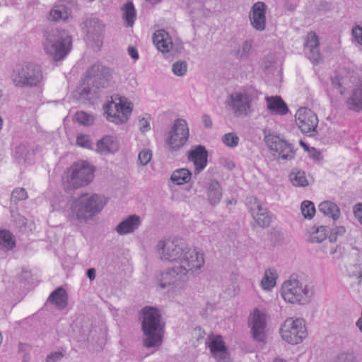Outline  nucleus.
Listing matches in <instances>:
<instances>
[{"mask_svg": "<svg viewBox=\"0 0 362 362\" xmlns=\"http://www.w3.org/2000/svg\"><path fill=\"white\" fill-rule=\"evenodd\" d=\"M95 169L89 163L80 160L73 163L64 173L62 182L67 189H78L89 185L94 178Z\"/></svg>", "mask_w": 362, "mask_h": 362, "instance_id": "nucleus-7", "label": "nucleus"}, {"mask_svg": "<svg viewBox=\"0 0 362 362\" xmlns=\"http://www.w3.org/2000/svg\"><path fill=\"white\" fill-rule=\"evenodd\" d=\"M247 206L256 223L262 228L267 227L272 222V215L264 204L254 197L247 198Z\"/></svg>", "mask_w": 362, "mask_h": 362, "instance_id": "nucleus-15", "label": "nucleus"}, {"mask_svg": "<svg viewBox=\"0 0 362 362\" xmlns=\"http://www.w3.org/2000/svg\"><path fill=\"white\" fill-rule=\"evenodd\" d=\"M352 36L354 41L362 46V26L356 25L352 28Z\"/></svg>", "mask_w": 362, "mask_h": 362, "instance_id": "nucleus-51", "label": "nucleus"}, {"mask_svg": "<svg viewBox=\"0 0 362 362\" xmlns=\"http://www.w3.org/2000/svg\"><path fill=\"white\" fill-rule=\"evenodd\" d=\"M304 52L313 64H317L321 61L322 55L320 51V42L315 33L310 32L307 34L304 45Z\"/></svg>", "mask_w": 362, "mask_h": 362, "instance_id": "nucleus-19", "label": "nucleus"}, {"mask_svg": "<svg viewBox=\"0 0 362 362\" xmlns=\"http://www.w3.org/2000/svg\"><path fill=\"white\" fill-rule=\"evenodd\" d=\"M16 246L15 236L9 230H0V250L8 252Z\"/></svg>", "mask_w": 362, "mask_h": 362, "instance_id": "nucleus-29", "label": "nucleus"}, {"mask_svg": "<svg viewBox=\"0 0 362 362\" xmlns=\"http://www.w3.org/2000/svg\"><path fill=\"white\" fill-rule=\"evenodd\" d=\"M71 18V10L64 4H56L50 10L48 19L52 21H66Z\"/></svg>", "mask_w": 362, "mask_h": 362, "instance_id": "nucleus-26", "label": "nucleus"}, {"mask_svg": "<svg viewBox=\"0 0 362 362\" xmlns=\"http://www.w3.org/2000/svg\"><path fill=\"white\" fill-rule=\"evenodd\" d=\"M93 23L97 24V29L98 31L101 30L103 28V25L100 23L98 21H93Z\"/></svg>", "mask_w": 362, "mask_h": 362, "instance_id": "nucleus-62", "label": "nucleus"}, {"mask_svg": "<svg viewBox=\"0 0 362 362\" xmlns=\"http://www.w3.org/2000/svg\"><path fill=\"white\" fill-rule=\"evenodd\" d=\"M267 6L262 1L255 3L249 13L251 25L257 31H263L266 28V13Z\"/></svg>", "mask_w": 362, "mask_h": 362, "instance_id": "nucleus-18", "label": "nucleus"}, {"mask_svg": "<svg viewBox=\"0 0 362 362\" xmlns=\"http://www.w3.org/2000/svg\"><path fill=\"white\" fill-rule=\"evenodd\" d=\"M346 229L343 226L337 227L335 229H334V233L337 235H342L345 233Z\"/></svg>", "mask_w": 362, "mask_h": 362, "instance_id": "nucleus-59", "label": "nucleus"}, {"mask_svg": "<svg viewBox=\"0 0 362 362\" xmlns=\"http://www.w3.org/2000/svg\"><path fill=\"white\" fill-rule=\"evenodd\" d=\"M189 128L187 121L183 119H176L167 138V144L172 151H177L187 142L189 137Z\"/></svg>", "mask_w": 362, "mask_h": 362, "instance_id": "nucleus-13", "label": "nucleus"}, {"mask_svg": "<svg viewBox=\"0 0 362 362\" xmlns=\"http://www.w3.org/2000/svg\"><path fill=\"white\" fill-rule=\"evenodd\" d=\"M76 144L78 146L86 148H91L92 142L88 135L79 134L76 138Z\"/></svg>", "mask_w": 362, "mask_h": 362, "instance_id": "nucleus-48", "label": "nucleus"}, {"mask_svg": "<svg viewBox=\"0 0 362 362\" xmlns=\"http://www.w3.org/2000/svg\"><path fill=\"white\" fill-rule=\"evenodd\" d=\"M346 78H340L339 77L336 76L332 79V85L334 86L335 88L339 89L340 93L343 95L344 94L345 92V85L346 84Z\"/></svg>", "mask_w": 362, "mask_h": 362, "instance_id": "nucleus-50", "label": "nucleus"}, {"mask_svg": "<svg viewBox=\"0 0 362 362\" xmlns=\"http://www.w3.org/2000/svg\"><path fill=\"white\" fill-rule=\"evenodd\" d=\"M120 146L119 140L116 135H105L97 142L96 151L102 155L117 152Z\"/></svg>", "mask_w": 362, "mask_h": 362, "instance_id": "nucleus-23", "label": "nucleus"}, {"mask_svg": "<svg viewBox=\"0 0 362 362\" xmlns=\"http://www.w3.org/2000/svg\"><path fill=\"white\" fill-rule=\"evenodd\" d=\"M255 98L253 91L243 89L232 93L226 103L235 116L245 117L252 112V103Z\"/></svg>", "mask_w": 362, "mask_h": 362, "instance_id": "nucleus-11", "label": "nucleus"}, {"mask_svg": "<svg viewBox=\"0 0 362 362\" xmlns=\"http://www.w3.org/2000/svg\"><path fill=\"white\" fill-rule=\"evenodd\" d=\"M107 203V198L102 194H83L71 202L69 215L79 222H87L100 213Z\"/></svg>", "mask_w": 362, "mask_h": 362, "instance_id": "nucleus-2", "label": "nucleus"}, {"mask_svg": "<svg viewBox=\"0 0 362 362\" xmlns=\"http://www.w3.org/2000/svg\"><path fill=\"white\" fill-rule=\"evenodd\" d=\"M150 122H151V117L149 115H146L144 117L139 118L138 126H139V130L142 133L148 132L151 129Z\"/></svg>", "mask_w": 362, "mask_h": 362, "instance_id": "nucleus-47", "label": "nucleus"}, {"mask_svg": "<svg viewBox=\"0 0 362 362\" xmlns=\"http://www.w3.org/2000/svg\"><path fill=\"white\" fill-rule=\"evenodd\" d=\"M273 362H286V361L282 358H276Z\"/></svg>", "mask_w": 362, "mask_h": 362, "instance_id": "nucleus-64", "label": "nucleus"}, {"mask_svg": "<svg viewBox=\"0 0 362 362\" xmlns=\"http://www.w3.org/2000/svg\"><path fill=\"white\" fill-rule=\"evenodd\" d=\"M156 251L161 260L175 264L158 276L160 287L165 289L170 297L181 296L187 288L189 276L199 273L204 267V253L170 239L158 241Z\"/></svg>", "mask_w": 362, "mask_h": 362, "instance_id": "nucleus-1", "label": "nucleus"}, {"mask_svg": "<svg viewBox=\"0 0 362 362\" xmlns=\"http://www.w3.org/2000/svg\"><path fill=\"white\" fill-rule=\"evenodd\" d=\"M192 179V173L187 168H180L174 170L170 176L172 182L177 185L188 183Z\"/></svg>", "mask_w": 362, "mask_h": 362, "instance_id": "nucleus-32", "label": "nucleus"}, {"mask_svg": "<svg viewBox=\"0 0 362 362\" xmlns=\"http://www.w3.org/2000/svg\"><path fill=\"white\" fill-rule=\"evenodd\" d=\"M354 214L356 218L362 225V204L359 203L354 206Z\"/></svg>", "mask_w": 362, "mask_h": 362, "instance_id": "nucleus-53", "label": "nucleus"}, {"mask_svg": "<svg viewBox=\"0 0 362 362\" xmlns=\"http://www.w3.org/2000/svg\"><path fill=\"white\" fill-rule=\"evenodd\" d=\"M188 7L192 18L194 20L201 19L202 17L205 16L206 13L201 0H190Z\"/></svg>", "mask_w": 362, "mask_h": 362, "instance_id": "nucleus-34", "label": "nucleus"}, {"mask_svg": "<svg viewBox=\"0 0 362 362\" xmlns=\"http://www.w3.org/2000/svg\"><path fill=\"white\" fill-rule=\"evenodd\" d=\"M359 270L357 272L350 273L351 276H357L358 279L362 280V264L358 265Z\"/></svg>", "mask_w": 362, "mask_h": 362, "instance_id": "nucleus-58", "label": "nucleus"}, {"mask_svg": "<svg viewBox=\"0 0 362 362\" xmlns=\"http://www.w3.org/2000/svg\"><path fill=\"white\" fill-rule=\"evenodd\" d=\"M141 222V218L139 216L136 214L129 215L119 222L115 228V231L119 235L133 233L139 229Z\"/></svg>", "mask_w": 362, "mask_h": 362, "instance_id": "nucleus-22", "label": "nucleus"}, {"mask_svg": "<svg viewBox=\"0 0 362 362\" xmlns=\"http://www.w3.org/2000/svg\"><path fill=\"white\" fill-rule=\"evenodd\" d=\"M300 210L304 218L308 219H311L315 214L314 204L308 200H305L302 202Z\"/></svg>", "mask_w": 362, "mask_h": 362, "instance_id": "nucleus-39", "label": "nucleus"}, {"mask_svg": "<svg viewBox=\"0 0 362 362\" xmlns=\"http://www.w3.org/2000/svg\"><path fill=\"white\" fill-rule=\"evenodd\" d=\"M91 329V323L88 320H84L83 321V325L78 328V332L79 334V341H83L86 340L90 333Z\"/></svg>", "mask_w": 362, "mask_h": 362, "instance_id": "nucleus-41", "label": "nucleus"}, {"mask_svg": "<svg viewBox=\"0 0 362 362\" xmlns=\"http://www.w3.org/2000/svg\"><path fill=\"white\" fill-rule=\"evenodd\" d=\"M337 239V235L333 233L329 238V241L327 243H332V244H336Z\"/></svg>", "mask_w": 362, "mask_h": 362, "instance_id": "nucleus-61", "label": "nucleus"}, {"mask_svg": "<svg viewBox=\"0 0 362 362\" xmlns=\"http://www.w3.org/2000/svg\"><path fill=\"white\" fill-rule=\"evenodd\" d=\"M252 42L251 40H245L240 45L238 55L240 59L247 58L252 50Z\"/></svg>", "mask_w": 362, "mask_h": 362, "instance_id": "nucleus-42", "label": "nucleus"}, {"mask_svg": "<svg viewBox=\"0 0 362 362\" xmlns=\"http://www.w3.org/2000/svg\"><path fill=\"white\" fill-rule=\"evenodd\" d=\"M314 293V288L311 284L294 277H290L284 281L280 289L281 296L286 303L297 305L308 303Z\"/></svg>", "mask_w": 362, "mask_h": 362, "instance_id": "nucleus-6", "label": "nucleus"}, {"mask_svg": "<svg viewBox=\"0 0 362 362\" xmlns=\"http://www.w3.org/2000/svg\"><path fill=\"white\" fill-rule=\"evenodd\" d=\"M202 122L204 123V125L206 127H211L212 126V121H211V117L207 115H204L202 116Z\"/></svg>", "mask_w": 362, "mask_h": 362, "instance_id": "nucleus-56", "label": "nucleus"}, {"mask_svg": "<svg viewBox=\"0 0 362 362\" xmlns=\"http://www.w3.org/2000/svg\"><path fill=\"white\" fill-rule=\"evenodd\" d=\"M346 104L351 110L362 111V82L352 89L350 95L346 98Z\"/></svg>", "mask_w": 362, "mask_h": 362, "instance_id": "nucleus-25", "label": "nucleus"}, {"mask_svg": "<svg viewBox=\"0 0 362 362\" xmlns=\"http://www.w3.org/2000/svg\"><path fill=\"white\" fill-rule=\"evenodd\" d=\"M319 211L325 215L332 218L334 220L339 218L340 210L338 206L330 201H324L318 206Z\"/></svg>", "mask_w": 362, "mask_h": 362, "instance_id": "nucleus-31", "label": "nucleus"}, {"mask_svg": "<svg viewBox=\"0 0 362 362\" xmlns=\"http://www.w3.org/2000/svg\"><path fill=\"white\" fill-rule=\"evenodd\" d=\"M310 241L312 243H321L327 237V230L325 226H314L309 230Z\"/></svg>", "mask_w": 362, "mask_h": 362, "instance_id": "nucleus-33", "label": "nucleus"}, {"mask_svg": "<svg viewBox=\"0 0 362 362\" xmlns=\"http://www.w3.org/2000/svg\"><path fill=\"white\" fill-rule=\"evenodd\" d=\"M269 315L267 310L262 307L254 308L248 317V326L253 339L264 342L268 336Z\"/></svg>", "mask_w": 362, "mask_h": 362, "instance_id": "nucleus-12", "label": "nucleus"}, {"mask_svg": "<svg viewBox=\"0 0 362 362\" xmlns=\"http://www.w3.org/2000/svg\"><path fill=\"white\" fill-rule=\"evenodd\" d=\"M295 121L296 125L303 134L311 136L317 132L318 117L310 109L299 108L296 112Z\"/></svg>", "mask_w": 362, "mask_h": 362, "instance_id": "nucleus-14", "label": "nucleus"}, {"mask_svg": "<svg viewBox=\"0 0 362 362\" xmlns=\"http://www.w3.org/2000/svg\"><path fill=\"white\" fill-rule=\"evenodd\" d=\"M122 18L127 26L132 27L136 19V11L132 2H127L122 8Z\"/></svg>", "mask_w": 362, "mask_h": 362, "instance_id": "nucleus-36", "label": "nucleus"}, {"mask_svg": "<svg viewBox=\"0 0 362 362\" xmlns=\"http://www.w3.org/2000/svg\"><path fill=\"white\" fill-rule=\"evenodd\" d=\"M207 197L212 205L218 204L222 198V188L220 183L216 180L209 182L207 189Z\"/></svg>", "mask_w": 362, "mask_h": 362, "instance_id": "nucleus-28", "label": "nucleus"}, {"mask_svg": "<svg viewBox=\"0 0 362 362\" xmlns=\"http://www.w3.org/2000/svg\"><path fill=\"white\" fill-rule=\"evenodd\" d=\"M267 110L272 114L285 115L288 107L280 96H267L265 98Z\"/></svg>", "mask_w": 362, "mask_h": 362, "instance_id": "nucleus-24", "label": "nucleus"}, {"mask_svg": "<svg viewBox=\"0 0 362 362\" xmlns=\"http://www.w3.org/2000/svg\"><path fill=\"white\" fill-rule=\"evenodd\" d=\"M11 80L18 87H35L42 85L44 76L40 66L25 62L17 64L13 69Z\"/></svg>", "mask_w": 362, "mask_h": 362, "instance_id": "nucleus-9", "label": "nucleus"}, {"mask_svg": "<svg viewBox=\"0 0 362 362\" xmlns=\"http://www.w3.org/2000/svg\"><path fill=\"white\" fill-rule=\"evenodd\" d=\"M286 8L289 11H293L295 9V6L293 4H289L288 6H286Z\"/></svg>", "mask_w": 362, "mask_h": 362, "instance_id": "nucleus-63", "label": "nucleus"}, {"mask_svg": "<svg viewBox=\"0 0 362 362\" xmlns=\"http://www.w3.org/2000/svg\"><path fill=\"white\" fill-rule=\"evenodd\" d=\"M44 52L55 62L64 59L71 49V40L64 30L52 29L44 33Z\"/></svg>", "mask_w": 362, "mask_h": 362, "instance_id": "nucleus-4", "label": "nucleus"}, {"mask_svg": "<svg viewBox=\"0 0 362 362\" xmlns=\"http://www.w3.org/2000/svg\"><path fill=\"white\" fill-rule=\"evenodd\" d=\"M208 152L205 147L201 145L195 146L188 154V159L194 165L196 173L202 172L207 165Z\"/></svg>", "mask_w": 362, "mask_h": 362, "instance_id": "nucleus-21", "label": "nucleus"}, {"mask_svg": "<svg viewBox=\"0 0 362 362\" xmlns=\"http://www.w3.org/2000/svg\"><path fill=\"white\" fill-rule=\"evenodd\" d=\"M221 141L227 147L234 148L238 146L240 139L237 134L229 132L222 136Z\"/></svg>", "mask_w": 362, "mask_h": 362, "instance_id": "nucleus-38", "label": "nucleus"}, {"mask_svg": "<svg viewBox=\"0 0 362 362\" xmlns=\"http://www.w3.org/2000/svg\"><path fill=\"white\" fill-rule=\"evenodd\" d=\"M153 42L160 52L168 53L171 50H177L176 43L172 37L164 30H156L153 35Z\"/></svg>", "mask_w": 362, "mask_h": 362, "instance_id": "nucleus-20", "label": "nucleus"}, {"mask_svg": "<svg viewBox=\"0 0 362 362\" xmlns=\"http://www.w3.org/2000/svg\"><path fill=\"white\" fill-rule=\"evenodd\" d=\"M74 119L83 126H90L95 122V117L92 114L78 111L75 114Z\"/></svg>", "mask_w": 362, "mask_h": 362, "instance_id": "nucleus-37", "label": "nucleus"}, {"mask_svg": "<svg viewBox=\"0 0 362 362\" xmlns=\"http://www.w3.org/2000/svg\"><path fill=\"white\" fill-rule=\"evenodd\" d=\"M87 276L90 279V280H94L95 278V270L94 269H88Z\"/></svg>", "mask_w": 362, "mask_h": 362, "instance_id": "nucleus-60", "label": "nucleus"}, {"mask_svg": "<svg viewBox=\"0 0 362 362\" xmlns=\"http://www.w3.org/2000/svg\"><path fill=\"white\" fill-rule=\"evenodd\" d=\"M28 198L27 192L23 188H17L11 194V199L12 202H17L25 200Z\"/></svg>", "mask_w": 362, "mask_h": 362, "instance_id": "nucleus-46", "label": "nucleus"}, {"mask_svg": "<svg viewBox=\"0 0 362 362\" xmlns=\"http://www.w3.org/2000/svg\"><path fill=\"white\" fill-rule=\"evenodd\" d=\"M281 339L291 345L302 343L308 336L307 327L303 319L299 317H288L279 327Z\"/></svg>", "mask_w": 362, "mask_h": 362, "instance_id": "nucleus-10", "label": "nucleus"}, {"mask_svg": "<svg viewBox=\"0 0 362 362\" xmlns=\"http://www.w3.org/2000/svg\"><path fill=\"white\" fill-rule=\"evenodd\" d=\"M208 347L212 356L218 362H232L228 348L220 335H212L208 338Z\"/></svg>", "mask_w": 362, "mask_h": 362, "instance_id": "nucleus-17", "label": "nucleus"}, {"mask_svg": "<svg viewBox=\"0 0 362 362\" xmlns=\"http://www.w3.org/2000/svg\"><path fill=\"white\" fill-rule=\"evenodd\" d=\"M139 162L141 165H146L152 158V152L148 148H143L138 156Z\"/></svg>", "mask_w": 362, "mask_h": 362, "instance_id": "nucleus-44", "label": "nucleus"}, {"mask_svg": "<svg viewBox=\"0 0 362 362\" xmlns=\"http://www.w3.org/2000/svg\"><path fill=\"white\" fill-rule=\"evenodd\" d=\"M278 273L274 268H269L265 270L260 285L264 291H272L276 285Z\"/></svg>", "mask_w": 362, "mask_h": 362, "instance_id": "nucleus-27", "label": "nucleus"}, {"mask_svg": "<svg viewBox=\"0 0 362 362\" xmlns=\"http://www.w3.org/2000/svg\"><path fill=\"white\" fill-rule=\"evenodd\" d=\"M67 294L66 291L59 287L49 297V300L59 309H63L67 305Z\"/></svg>", "mask_w": 362, "mask_h": 362, "instance_id": "nucleus-30", "label": "nucleus"}, {"mask_svg": "<svg viewBox=\"0 0 362 362\" xmlns=\"http://www.w3.org/2000/svg\"><path fill=\"white\" fill-rule=\"evenodd\" d=\"M15 153L18 156L19 158H21V159L24 160L25 161H26L27 154L28 152L27 151V147L25 145L21 144V145L18 146L16 148Z\"/></svg>", "mask_w": 362, "mask_h": 362, "instance_id": "nucleus-52", "label": "nucleus"}, {"mask_svg": "<svg viewBox=\"0 0 362 362\" xmlns=\"http://www.w3.org/2000/svg\"><path fill=\"white\" fill-rule=\"evenodd\" d=\"M341 362H354L353 356L350 354H343L339 356Z\"/></svg>", "mask_w": 362, "mask_h": 362, "instance_id": "nucleus-57", "label": "nucleus"}, {"mask_svg": "<svg viewBox=\"0 0 362 362\" xmlns=\"http://www.w3.org/2000/svg\"><path fill=\"white\" fill-rule=\"evenodd\" d=\"M339 246L337 244H332V243H326L322 246V251L326 255H328L332 257H335L337 252Z\"/></svg>", "mask_w": 362, "mask_h": 362, "instance_id": "nucleus-49", "label": "nucleus"}, {"mask_svg": "<svg viewBox=\"0 0 362 362\" xmlns=\"http://www.w3.org/2000/svg\"><path fill=\"white\" fill-rule=\"evenodd\" d=\"M220 163L229 170H232L235 168L234 163L226 158H221L220 159Z\"/></svg>", "mask_w": 362, "mask_h": 362, "instance_id": "nucleus-54", "label": "nucleus"}, {"mask_svg": "<svg viewBox=\"0 0 362 362\" xmlns=\"http://www.w3.org/2000/svg\"><path fill=\"white\" fill-rule=\"evenodd\" d=\"M172 71L177 76H185L187 71V63L184 60H178L173 64Z\"/></svg>", "mask_w": 362, "mask_h": 362, "instance_id": "nucleus-40", "label": "nucleus"}, {"mask_svg": "<svg viewBox=\"0 0 362 362\" xmlns=\"http://www.w3.org/2000/svg\"><path fill=\"white\" fill-rule=\"evenodd\" d=\"M133 108L134 104L130 100L118 95L112 96L103 106L107 120L118 125L129 121Z\"/></svg>", "mask_w": 362, "mask_h": 362, "instance_id": "nucleus-8", "label": "nucleus"}, {"mask_svg": "<svg viewBox=\"0 0 362 362\" xmlns=\"http://www.w3.org/2000/svg\"><path fill=\"white\" fill-rule=\"evenodd\" d=\"M142 329L145 346L152 348L161 345L164 330L158 310L153 307H146L142 310Z\"/></svg>", "mask_w": 362, "mask_h": 362, "instance_id": "nucleus-3", "label": "nucleus"}, {"mask_svg": "<svg viewBox=\"0 0 362 362\" xmlns=\"http://www.w3.org/2000/svg\"><path fill=\"white\" fill-rule=\"evenodd\" d=\"M300 144L304 148L305 151L308 152L310 158H313L315 160H320L322 158L320 151H319L315 148H313V147L310 148L303 141H300Z\"/></svg>", "mask_w": 362, "mask_h": 362, "instance_id": "nucleus-45", "label": "nucleus"}, {"mask_svg": "<svg viewBox=\"0 0 362 362\" xmlns=\"http://www.w3.org/2000/svg\"><path fill=\"white\" fill-rule=\"evenodd\" d=\"M128 53L134 59H139V54L137 52V49L134 47H129L128 48Z\"/></svg>", "mask_w": 362, "mask_h": 362, "instance_id": "nucleus-55", "label": "nucleus"}, {"mask_svg": "<svg viewBox=\"0 0 362 362\" xmlns=\"http://www.w3.org/2000/svg\"><path fill=\"white\" fill-rule=\"evenodd\" d=\"M111 78L110 69L100 64H93L88 71L83 82L77 89L81 98L91 99L100 88L108 86Z\"/></svg>", "mask_w": 362, "mask_h": 362, "instance_id": "nucleus-5", "label": "nucleus"}, {"mask_svg": "<svg viewBox=\"0 0 362 362\" xmlns=\"http://www.w3.org/2000/svg\"><path fill=\"white\" fill-rule=\"evenodd\" d=\"M65 355V350L59 349L50 352L46 357V362H59Z\"/></svg>", "mask_w": 362, "mask_h": 362, "instance_id": "nucleus-43", "label": "nucleus"}, {"mask_svg": "<svg viewBox=\"0 0 362 362\" xmlns=\"http://www.w3.org/2000/svg\"><path fill=\"white\" fill-rule=\"evenodd\" d=\"M265 142L268 148L276 153L279 158L290 160L293 157V148L291 144L281 139L280 137L269 134L265 137Z\"/></svg>", "mask_w": 362, "mask_h": 362, "instance_id": "nucleus-16", "label": "nucleus"}, {"mask_svg": "<svg viewBox=\"0 0 362 362\" xmlns=\"http://www.w3.org/2000/svg\"><path fill=\"white\" fill-rule=\"evenodd\" d=\"M289 180L295 187H304L308 185V180L304 171L293 170L289 175Z\"/></svg>", "mask_w": 362, "mask_h": 362, "instance_id": "nucleus-35", "label": "nucleus"}]
</instances>
